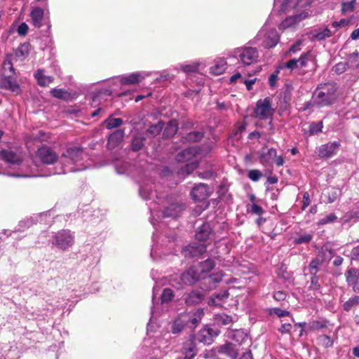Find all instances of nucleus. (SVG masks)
Instances as JSON below:
<instances>
[{
    "instance_id": "393cba45",
    "label": "nucleus",
    "mask_w": 359,
    "mask_h": 359,
    "mask_svg": "<svg viewBox=\"0 0 359 359\" xmlns=\"http://www.w3.org/2000/svg\"><path fill=\"white\" fill-rule=\"evenodd\" d=\"M147 341H145L144 345L138 351V358L140 359L142 358H144V359H158L157 357V353L159 352L158 348L156 347H150L147 344Z\"/></svg>"
},
{
    "instance_id": "9b49d317",
    "label": "nucleus",
    "mask_w": 359,
    "mask_h": 359,
    "mask_svg": "<svg viewBox=\"0 0 359 359\" xmlns=\"http://www.w3.org/2000/svg\"><path fill=\"white\" fill-rule=\"evenodd\" d=\"M219 334V331L211 327H205L201 329L196 337V341L203 343L205 345L211 344L214 339Z\"/></svg>"
},
{
    "instance_id": "ea45409f",
    "label": "nucleus",
    "mask_w": 359,
    "mask_h": 359,
    "mask_svg": "<svg viewBox=\"0 0 359 359\" xmlns=\"http://www.w3.org/2000/svg\"><path fill=\"white\" fill-rule=\"evenodd\" d=\"M323 259L318 255L315 259H313L309 264V271L311 275H316L319 271L320 266L323 264Z\"/></svg>"
},
{
    "instance_id": "9d476101",
    "label": "nucleus",
    "mask_w": 359,
    "mask_h": 359,
    "mask_svg": "<svg viewBox=\"0 0 359 359\" xmlns=\"http://www.w3.org/2000/svg\"><path fill=\"white\" fill-rule=\"evenodd\" d=\"M205 297V292L202 289H195L186 292L183 300L187 306H194L203 302Z\"/></svg>"
},
{
    "instance_id": "13d9d810",
    "label": "nucleus",
    "mask_w": 359,
    "mask_h": 359,
    "mask_svg": "<svg viewBox=\"0 0 359 359\" xmlns=\"http://www.w3.org/2000/svg\"><path fill=\"white\" fill-rule=\"evenodd\" d=\"M355 0L346 1L341 4V11L343 13H351L354 11Z\"/></svg>"
},
{
    "instance_id": "603ef678",
    "label": "nucleus",
    "mask_w": 359,
    "mask_h": 359,
    "mask_svg": "<svg viewBox=\"0 0 359 359\" xmlns=\"http://www.w3.org/2000/svg\"><path fill=\"white\" fill-rule=\"evenodd\" d=\"M174 297V293L172 290L170 288H165L163 290V292L161 296V302L168 303L170 302Z\"/></svg>"
},
{
    "instance_id": "39448f33",
    "label": "nucleus",
    "mask_w": 359,
    "mask_h": 359,
    "mask_svg": "<svg viewBox=\"0 0 359 359\" xmlns=\"http://www.w3.org/2000/svg\"><path fill=\"white\" fill-rule=\"evenodd\" d=\"M266 22L257 33L256 36L248 41V45H258L259 41H262L261 45L264 48H274L280 41V35L276 28L268 29Z\"/></svg>"
},
{
    "instance_id": "c9c22d12",
    "label": "nucleus",
    "mask_w": 359,
    "mask_h": 359,
    "mask_svg": "<svg viewBox=\"0 0 359 359\" xmlns=\"http://www.w3.org/2000/svg\"><path fill=\"white\" fill-rule=\"evenodd\" d=\"M313 238L312 233H297L293 238V243L294 245H300L302 243H309Z\"/></svg>"
},
{
    "instance_id": "20e7f679",
    "label": "nucleus",
    "mask_w": 359,
    "mask_h": 359,
    "mask_svg": "<svg viewBox=\"0 0 359 359\" xmlns=\"http://www.w3.org/2000/svg\"><path fill=\"white\" fill-rule=\"evenodd\" d=\"M337 85L334 83L320 84L313 93V103L318 107L332 104L336 100Z\"/></svg>"
},
{
    "instance_id": "423d86ee",
    "label": "nucleus",
    "mask_w": 359,
    "mask_h": 359,
    "mask_svg": "<svg viewBox=\"0 0 359 359\" xmlns=\"http://www.w3.org/2000/svg\"><path fill=\"white\" fill-rule=\"evenodd\" d=\"M254 45H248L235 48L231 53V56L236 58L243 67L250 66L258 61L259 51Z\"/></svg>"
},
{
    "instance_id": "de8ad7c7",
    "label": "nucleus",
    "mask_w": 359,
    "mask_h": 359,
    "mask_svg": "<svg viewBox=\"0 0 359 359\" xmlns=\"http://www.w3.org/2000/svg\"><path fill=\"white\" fill-rule=\"evenodd\" d=\"M317 341L319 345L325 348H329L333 345V340L327 334H321L318 336L317 337Z\"/></svg>"
},
{
    "instance_id": "bf43d9fd",
    "label": "nucleus",
    "mask_w": 359,
    "mask_h": 359,
    "mask_svg": "<svg viewBox=\"0 0 359 359\" xmlns=\"http://www.w3.org/2000/svg\"><path fill=\"white\" fill-rule=\"evenodd\" d=\"M217 321L222 325H229L233 323V319L230 316L221 314L217 316Z\"/></svg>"
},
{
    "instance_id": "37998d69",
    "label": "nucleus",
    "mask_w": 359,
    "mask_h": 359,
    "mask_svg": "<svg viewBox=\"0 0 359 359\" xmlns=\"http://www.w3.org/2000/svg\"><path fill=\"white\" fill-rule=\"evenodd\" d=\"M31 45L29 43L26 42L21 44L15 51V55L18 57H27L29 54Z\"/></svg>"
},
{
    "instance_id": "09e8293b",
    "label": "nucleus",
    "mask_w": 359,
    "mask_h": 359,
    "mask_svg": "<svg viewBox=\"0 0 359 359\" xmlns=\"http://www.w3.org/2000/svg\"><path fill=\"white\" fill-rule=\"evenodd\" d=\"M198 167V163L196 161L187 163L184 166L180 168V174L190 175Z\"/></svg>"
},
{
    "instance_id": "f704fd0d",
    "label": "nucleus",
    "mask_w": 359,
    "mask_h": 359,
    "mask_svg": "<svg viewBox=\"0 0 359 359\" xmlns=\"http://www.w3.org/2000/svg\"><path fill=\"white\" fill-rule=\"evenodd\" d=\"M199 63L197 62H185L180 64L177 67V70H181L186 74L195 73L198 72Z\"/></svg>"
},
{
    "instance_id": "412c9836",
    "label": "nucleus",
    "mask_w": 359,
    "mask_h": 359,
    "mask_svg": "<svg viewBox=\"0 0 359 359\" xmlns=\"http://www.w3.org/2000/svg\"><path fill=\"white\" fill-rule=\"evenodd\" d=\"M195 237L200 241H205L213 237V231L208 222H203L196 230Z\"/></svg>"
},
{
    "instance_id": "2f4dec72",
    "label": "nucleus",
    "mask_w": 359,
    "mask_h": 359,
    "mask_svg": "<svg viewBox=\"0 0 359 359\" xmlns=\"http://www.w3.org/2000/svg\"><path fill=\"white\" fill-rule=\"evenodd\" d=\"M229 338L239 345L244 344L248 339V335L244 330H236L229 334Z\"/></svg>"
},
{
    "instance_id": "bb28decb",
    "label": "nucleus",
    "mask_w": 359,
    "mask_h": 359,
    "mask_svg": "<svg viewBox=\"0 0 359 359\" xmlns=\"http://www.w3.org/2000/svg\"><path fill=\"white\" fill-rule=\"evenodd\" d=\"M32 23L36 28H40L44 17V11L40 7L34 8L30 13Z\"/></svg>"
},
{
    "instance_id": "5fc2aeb1",
    "label": "nucleus",
    "mask_w": 359,
    "mask_h": 359,
    "mask_svg": "<svg viewBox=\"0 0 359 359\" xmlns=\"http://www.w3.org/2000/svg\"><path fill=\"white\" fill-rule=\"evenodd\" d=\"M311 59V53L310 51H307L306 53H303L299 59V67H306L307 66L308 62Z\"/></svg>"
},
{
    "instance_id": "2eb2a0df",
    "label": "nucleus",
    "mask_w": 359,
    "mask_h": 359,
    "mask_svg": "<svg viewBox=\"0 0 359 359\" xmlns=\"http://www.w3.org/2000/svg\"><path fill=\"white\" fill-rule=\"evenodd\" d=\"M201 278L202 276L200 275L195 265L189 267L180 275L182 283L185 285H192Z\"/></svg>"
},
{
    "instance_id": "5701e85b",
    "label": "nucleus",
    "mask_w": 359,
    "mask_h": 359,
    "mask_svg": "<svg viewBox=\"0 0 359 359\" xmlns=\"http://www.w3.org/2000/svg\"><path fill=\"white\" fill-rule=\"evenodd\" d=\"M184 203H174L166 207L163 212V217L176 218L179 217L184 210Z\"/></svg>"
},
{
    "instance_id": "6ab92c4d",
    "label": "nucleus",
    "mask_w": 359,
    "mask_h": 359,
    "mask_svg": "<svg viewBox=\"0 0 359 359\" xmlns=\"http://www.w3.org/2000/svg\"><path fill=\"white\" fill-rule=\"evenodd\" d=\"M150 74V72H134L128 75L121 76L120 77V81L123 85L137 84Z\"/></svg>"
},
{
    "instance_id": "e433bc0d",
    "label": "nucleus",
    "mask_w": 359,
    "mask_h": 359,
    "mask_svg": "<svg viewBox=\"0 0 359 359\" xmlns=\"http://www.w3.org/2000/svg\"><path fill=\"white\" fill-rule=\"evenodd\" d=\"M139 193L141 197L146 201L151 200L156 196V193L153 191L151 185H141Z\"/></svg>"
},
{
    "instance_id": "c85d7f7f",
    "label": "nucleus",
    "mask_w": 359,
    "mask_h": 359,
    "mask_svg": "<svg viewBox=\"0 0 359 359\" xmlns=\"http://www.w3.org/2000/svg\"><path fill=\"white\" fill-rule=\"evenodd\" d=\"M149 210L151 212L150 222L151 223V224L156 229V231L153 233V236H152V240H153V242L154 243V244L151 248V256L153 257L154 254L156 252V249L157 248L156 243H158V241L156 240L157 238V228H156V222H157V219H156L155 215L157 216L158 217H159V216L157 215V211L155 210V208L154 207L152 208L151 206V205H149Z\"/></svg>"
},
{
    "instance_id": "b1692460",
    "label": "nucleus",
    "mask_w": 359,
    "mask_h": 359,
    "mask_svg": "<svg viewBox=\"0 0 359 359\" xmlns=\"http://www.w3.org/2000/svg\"><path fill=\"white\" fill-rule=\"evenodd\" d=\"M309 16L307 12H302L297 15H294L285 18L279 25V29H285L289 28L300 21L306 19Z\"/></svg>"
},
{
    "instance_id": "aec40b11",
    "label": "nucleus",
    "mask_w": 359,
    "mask_h": 359,
    "mask_svg": "<svg viewBox=\"0 0 359 359\" xmlns=\"http://www.w3.org/2000/svg\"><path fill=\"white\" fill-rule=\"evenodd\" d=\"M215 350L219 354L224 355L231 359H236L238 358L239 351L236 346L231 342L217 346Z\"/></svg>"
},
{
    "instance_id": "4c0bfd02",
    "label": "nucleus",
    "mask_w": 359,
    "mask_h": 359,
    "mask_svg": "<svg viewBox=\"0 0 359 359\" xmlns=\"http://www.w3.org/2000/svg\"><path fill=\"white\" fill-rule=\"evenodd\" d=\"M204 136L203 130L192 131L185 135L183 137L186 142H196L201 141Z\"/></svg>"
},
{
    "instance_id": "864d4df0",
    "label": "nucleus",
    "mask_w": 359,
    "mask_h": 359,
    "mask_svg": "<svg viewBox=\"0 0 359 359\" xmlns=\"http://www.w3.org/2000/svg\"><path fill=\"white\" fill-rule=\"evenodd\" d=\"M349 257L352 261L359 262V241L353 243Z\"/></svg>"
},
{
    "instance_id": "c756f323",
    "label": "nucleus",
    "mask_w": 359,
    "mask_h": 359,
    "mask_svg": "<svg viewBox=\"0 0 359 359\" xmlns=\"http://www.w3.org/2000/svg\"><path fill=\"white\" fill-rule=\"evenodd\" d=\"M202 278L205 277V274L210 272L215 267V262L211 259H208L204 262L195 265Z\"/></svg>"
},
{
    "instance_id": "4be33fe9",
    "label": "nucleus",
    "mask_w": 359,
    "mask_h": 359,
    "mask_svg": "<svg viewBox=\"0 0 359 359\" xmlns=\"http://www.w3.org/2000/svg\"><path fill=\"white\" fill-rule=\"evenodd\" d=\"M347 284L355 292H359V268L349 269L345 273Z\"/></svg>"
},
{
    "instance_id": "3c124183",
    "label": "nucleus",
    "mask_w": 359,
    "mask_h": 359,
    "mask_svg": "<svg viewBox=\"0 0 359 359\" xmlns=\"http://www.w3.org/2000/svg\"><path fill=\"white\" fill-rule=\"evenodd\" d=\"M5 354L0 353V359H13L17 356L18 351L16 347L11 346L7 351H4Z\"/></svg>"
},
{
    "instance_id": "f03ea898",
    "label": "nucleus",
    "mask_w": 359,
    "mask_h": 359,
    "mask_svg": "<svg viewBox=\"0 0 359 359\" xmlns=\"http://www.w3.org/2000/svg\"><path fill=\"white\" fill-rule=\"evenodd\" d=\"M87 158L83 148L81 147H70L60 156V163L64 168V174L85 170L87 166L85 161Z\"/></svg>"
},
{
    "instance_id": "e2e57ef3",
    "label": "nucleus",
    "mask_w": 359,
    "mask_h": 359,
    "mask_svg": "<svg viewBox=\"0 0 359 359\" xmlns=\"http://www.w3.org/2000/svg\"><path fill=\"white\" fill-rule=\"evenodd\" d=\"M348 69V64L346 62H339L336 64L332 70L337 74H341L346 72Z\"/></svg>"
},
{
    "instance_id": "69168bd1",
    "label": "nucleus",
    "mask_w": 359,
    "mask_h": 359,
    "mask_svg": "<svg viewBox=\"0 0 359 359\" xmlns=\"http://www.w3.org/2000/svg\"><path fill=\"white\" fill-rule=\"evenodd\" d=\"M312 277L311 278V285L309 286V290L317 291L320 288V285L318 282V278L317 275H311Z\"/></svg>"
},
{
    "instance_id": "79ce46f5",
    "label": "nucleus",
    "mask_w": 359,
    "mask_h": 359,
    "mask_svg": "<svg viewBox=\"0 0 359 359\" xmlns=\"http://www.w3.org/2000/svg\"><path fill=\"white\" fill-rule=\"evenodd\" d=\"M331 36V31L328 28L316 29L313 33V38L318 41H323Z\"/></svg>"
},
{
    "instance_id": "cd10ccee",
    "label": "nucleus",
    "mask_w": 359,
    "mask_h": 359,
    "mask_svg": "<svg viewBox=\"0 0 359 359\" xmlns=\"http://www.w3.org/2000/svg\"><path fill=\"white\" fill-rule=\"evenodd\" d=\"M34 76L38 85L41 87H46L54 81V78L53 76L45 75L44 70L42 69L36 70Z\"/></svg>"
},
{
    "instance_id": "ddd939ff",
    "label": "nucleus",
    "mask_w": 359,
    "mask_h": 359,
    "mask_svg": "<svg viewBox=\"0 0 359 359\" xmlns=\"http://www.w3.org/2000/svg\"><path fill=\"white\" fill-rule=\"evenodd\" d=\"M2 90H9L15 95H20L22 91L20 86L16 79L11 76H4L1 78L0 81V93H2Z\"/></svg>"
},
{
    "instance_id": "052dcab7",
    "label": "nucleus",
    "mask_w": 359,
    "mask_h": 359,
    "mask_svg": "<svg viewBox=\"0 0 359 359\" xmlns=\"http://www.w3.org/2000/svg\"><path fill=\"white\" fill-rule=\"evenodd\" d=\"M262 176V172L257 169L250 170L248 173V178L253 182H258Z\"/></svg>"
},
{
    "instance_id": "a19ab883",
    "label": "nucleus",
    "mask_w": 359,
    "mask_h": 359,
    "mask_svg": "<svg viewBox=\"0 0 359 359\" xmlns=\"http://www.w3.org/2000/svg\"><path fill=\"white\" fill-rule=\"evenodd\" d=\"M145 138L142 135H136L133 137L131 142V149L133 151H138L144 145Z\"/></svg>"
},
{
    "instance_id": "72a5a7b5",
    "label": "nucleus",
    "mask_w": 359,
    "mask_h": 359,
    "mask_svg": "<svg viewBox=\"0 0 359 359\" xmlns=\"http://www.w3.org/2000/svg\"><path fill=\"white\" fill-rule=\"evenodd\" d=\"M50 94L57 99L69 101L72 99L71 93L63 88H54L50 90Z\"/></svg>"
},
{
    "instance_id": "8fccbe9b",
    "label": "nucleus",
    "mask_w": 359,
    "mask_h": 359,
    "mask_svg": "<svg viewBox=\"0 0 359 359\" xmlns=\"http://www.w3.org/2000/svg\"><path fill=\"white\" fill-rule=\"evenodd\" d=\"M358 305H359V296H354L349 298L348 300L344 304L343 308L344 310L348 311L353 307L356 306Z\"/></svg>"
},
{
    "instance_id": "0eeeda50",
    "label": "nucleus",
    "mask_w": 359,
    "mask_h": 359,
    "mask_svg": "<svg viewBox=\"0 0 359 359\" xmlns=\"http://www.w3.org/2000/svg\"><path fill=\"white\" fill-rule=\"evenodd\" d=\"M254 113L255 116L259 120H268V130H273L272 121L274 109L271 107V100L269 97L257 101Z\"/></svg>"
},
{
    "instance_id": "6e6552de",
    "label": "nucleus",
    "mask_w": 359,
    "mask_h": 359,
    "mask_svg": "<svg viewBox=\"0 0 359 359\" xmlns=\"http://www.w3.org/2000/svg\"><path fill=\"white\" fill-rule=\"evenodd\" d=\"M74 242V234L68 229L57 231L53 236L51 243L60 250H68Z\"/></svg>"
},
{
    "instance_id": "338daca9",
    "label": "nucleus",
    "mask_w": 359,
    "mask_h": 359,
    "mask_svg": "<svg viewBox=\"0 0 359 359\" xmlns=\"http://www.w3.org/2000/svg\"><path fill=\"white\" fill-rule=\"evenodd\" d=\"M284 67L288 69L294 70L299 67V60L297 59H291L285 63Z\"/></svg>"
},
{
    "instance_id": "1a4fd4ad",
    "label": "nucleus",
    "mask_w": 359,
    "mask_h": 359,
    "mask_svg": "<svg viewBox=\"0 0 359 359\" xmlns=\"http://www.w3.org/2000/svg\"><path fill=\"white\" fill-rule=\"evenodd\" d=\"M259 162L263 165H271L275 163L278 167L283 165L285 161L282 156H277V151L274 148L268 149L266 151H262L259 154Z\"/></svg>"
},
{
    "instance_id": "7c9ffc66",
    "label": "nucleus",
    "mask_w": 359,
    "mask_h": 359,
    "mask_svg": "<svg viewBox=\"0 0 359 359\" xmlns=\"http://www.w3.org/2000/svg\"><path fill=\"white\" fill-rule=\"evenodd\" d=\"M229 296L228 290H223L215 293L208 301L209 306H220Z\"/></svg>"
},
{
    "instance_id": "f8f14e48",
    "label": "nucleus",
    "mask_w": 359,
    "mask_h": 359,
    "mask_svg": "<svg viewBox=\"0 0 359 359\" xmlns=\"http://www.w3.org/2000/svg\"><path fill=\"white\" fill-rule=\"evenodd\" d=\"M341 147L339 141H334L322 144L318 149V155L322 158H329L337 155Z\"/></svg>"
},
{
    "instance_id": "473e14b6",
    "label": "nucleus",
    "mask_w": 359,
    "mask_h": 359,
    "mask_svg": "<svg viewBox=\"0 0 359 359\" xmlns=\"http://www.w3.org/2000/svg\"><path fill=\"white\" fill-rule=\"evenodd\" d=\"M196 150L194 148L188 147L177 154L176 156V160L178 162L190 161L194 158Z\"/></svg>"
},
{
    "instance_id": "6e6d98bb",
    "label": "nucleus",
    "mask_w": 359,
    "mask_h": 359,
    "mask_svg": "<svg viewBox=\"0 0 359 359\" xmlns=\"http://www.w3.org/2000/svg\"><path fill=\"white\" fill-rule=\"evenodd\" d=\"M223 275L221 273H214L204 277L203 279L208 283H218L222 281Z\"/></svg>"
},
{
    "instance_id": "a211bd4d",
    "label": "nucleus",
    "mask_w": 359,
    "mask_h": 359,
    "mask_svg": "<svg viewBox=\"0 0 359 359\" xmlns=\"http://www.w3.org/2000/svg\"><path fill=\"white\" fill-rule=\"evenodd\" d=\"M207 247L205 245L202 243H192L186 246L183 249V253L187 257H196L206 252Z\"/></svg>"
},
{
    "instance_id": "774afa93",
    "label": "nucleus",
    "mask_w": 359,
    "mask_h": 359,
    "mask_svg": "<svg viewBox=\"0 0 359 359\" xmlns=\"http://www.w3.org/2000/svg\"><path fill=\"white\" fill-rule=\"evenodd\" d=\"M279 70L274 71L269 76V84L271 87L273 88L276 86Z\"/></svg>"
},
{
    "instance_id": "680f3d73",
    "label": "nucleus",
    "mask_w": 359,
    "mask_h": 359,
    "mask_svg": "<svg viewBox=\"0 0 359 359\" xmlns=\"http://www.w3.org/2000/svg\"><path fill=\"white\" fill-rule=\"evenodd\" d=\"M337 219V217L334 213H330L326 216H325L323 218L320 219L318 222V224L320 225H324L329 223L334 222Z\"/></svg>"
},
{
    "instance_id": "7ed1b4c3",
    "label": "nucleus",
    "mask_w": 359,
    "mask_h": 359,
    "mask_svg": "<svg viewBox=\"0 0 359 359\" xmlns=\"http://www.w3.org/2000/svg\"><path fill=\"white\" fill-rule=\"evenodd\" d=\"M203 315V311L202 309L198 310L194 314L189 313H182L179 314L173 320L170 325V332L174 334H177L187 327L191 330L195 329L199 324Z\"/></svg>"
},
{
    "instance_id": "0e129e2a",
    "label": "nucleus",
    "mask_w": 359,
    "mask_h": 359,
    "mask_svg": "<svg viewBox=\"0 0 359 359\" xmlns=\"http://www.w3.org/2000/svg\"><path fill=\"white\" fill-rule=\"evenodd\" d=\"M322 128H323V123L321 121H319L317 123H312L310 125L309 132L312 135L316 134L319 132H321Z\"/></svg>"
},
{
    "instance_id": "49530a36",
    "label": "nucleus",
    "mask_w": 359,
    "mask_h": 359,
    "mask_svg": "<svg viewBox=\"0 0 359 359\" xmlns=\"http://www.w3.org/2000/svg\"><path fill=\"white\" fill-rule=\"evenodd\" d=\"M123 121L121 118H109L105 121L106 128L109 130L119 127Z\"/></svg>"
},
{
    "instance_id": "c03bdc74",
    "label": "nucleus",
    "mask_w": 359,
    "mask_h": 359,
    "mask_svg": "<svg viewBox=\"0 0 359 359\" xmlns=\"http://www.w3.org/2000/svg\"><path fill=\"white\" fill-rule=\"evenodd\" d=\"M164 128V123L158 121L156 124L151 125L147 130V134L151 135L152 137L158 135Z\"/></svg>"
},
{
    "instance_id": "58836bf2",
    "label": "nucleus",
    "mask_w": 359,
    "mask_h": 359,
    "mask_svg": "<svg viewBox=\"0 0 359 359\" xmlns=\"http://www.w3.org/2000/svg\"><path fill=\"white\" fill-rule=\"evenodd\" d=\"M329 321L324 318L314 320L309 323V329L311 331L320 330L328 326Z\"/></svg>"
},
{
    "instance_id": "4d7b16f0",
    "label": "nucleus",
    "mask_w": 359,
    "mask_h": 359,
    "mask_svg": "<svg viewBox=\"0 0 359 359\" xmlns=\"http://www.w3.org/2000/svg\"><path fill=\"white\" fill-rule=\"evenodd\" d=\"M226 63L224 61L221 64L217 63L211 67V72L215 75H220L226 70Z\"/></svg>"
},
{
    "instance_id": "a878e982",
    "label": "nucleus",
    "mask_w": 359,
    "mask_h": 359,
    "mask_svg": "<svg viewBox=\"0 0 359 359\" xmlns=\"http://www.w3.org/2000/svg\"><path fill=\"white\" fill-rule=\"evenodd\" d=\"M124 134V130L121 129H118L110 134L108 137V147L112 149L117 147L122 142Z\"/></svg>"
},
{
    "instance_id": "a18cd8bd",
    "label": "nucleus",
    "mask_w": 359,
    "mask_h": 359,
    "mask_svg": "<svg viewBox=\"0 0 359 359\" xmlns=\"http://www.w3.org/2000/svg\"><path fill=\"white\" fill-rule=\"evenodd\" d=\"M177 123L175 120H172L169 121L165 128L164 135L167 137L173 136L177 131Z\"/></svg>"
},
{
    "instance_id": "f257e3e1",
    "label": "nucleus",
    "mask_w": 359,
    "mask_h": 359,
    "mask_svg": "<svg viewBox=\"0 0 359 359\" xmlns=\"http://www.w3.org/2000/svg\"><path fill=\"white\" fill-rule=\"evenodd\" d=\"M36 157L39 160L37 167V174L29 173H14L9 174V176L16 177H48L53 175L64 174V168L61 165L60 158L51 147L43 145L36 152Z\"/></svg>"
},
{
    "instance_id": "dca6fc26",
    "label": "nucleus",
    "mask_w": 359,
    "mask_h": 359,
    "mask_svg": "<svg viewBox=\"0 0 359 359\" xmlns=\"http://www.w3.org/2000/svg\"><path fill=\"white\" fill-rule=\"evenodd\" d=\"M0 157L10 165H20L22 162V154L20 151L2 149L0 151Z\"/></svg>"
},
{
    "instance_id": "f3484780",
    "label": "nucleus",
    "mask_w": 359,
    "mask_h": 359,
    "mask_svg": "<svg viewBox=\"0 0 359 359\" xmlns=\"http://www.w3.org/2000/svg\"><path fill=\"white\" fill-rule=\"evenodd\" d=\"M182 353L184 355V358L193 359L198 353L196 348V341L195 335H190L189 339L183 344Z\"/></svg>"
},
{
    "instance_id": "4468645a",
    "label": "nucleus",
    "mask_w": 359,
    "mask_h": 359,
    "mask_svg": "<svg viewBox=\"0 0 359 359\" xmlns=\"http://www.w3.org/2000/svg\"><path fill=\"white\" fill-rule=\"evenodd\" d=\"M208 184L199 183L196 184L191 191V196L195 201H202L207 199L211 194Z\"/></svg>"
}]
</instances>
